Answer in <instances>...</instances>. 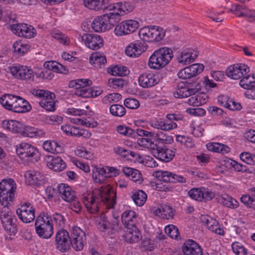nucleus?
<instances>
[{"label": "nucleus", "mask_w": 255, "mask_h": 255, "mask_svg": "<svg viewBox=\"0 0 255 255\" xmlns=\"http://www.w3.org/2000/svg\"><path fill=\"white\" fill-rule=\"evenodd\" d=\"M116 194L109 186L96 189L92 194L83 198V203L87 210L94 214L98 212L102 206L108 209L114 208L116 204Z\"/></svg>", "instance_id": "f257e3e1"}, {"label": "nucleus", "mask_w": 255, "mask_h": 255, "mask_svg": "<svg viewBox=\"0 0 255 255\" xmlns=\"http://www.w3.org/2000/svg\"><path fill=\"white\" fill-rule=\"evenodd\" d=\"M2 127L13 133H19L25 136L31 138L42 137L45 132L30 126H25L22 123L14 120H4L2 122Z\"/></svg>", "instance_id": "f03ea898"}, {"label": "nucleus", "mask_w": 255, "mask_h": 255, "mask_svg": "<svg viewBox=\"0 0 255 255\" xmlns=\"http://www.w3.org/2000/svg\"><path fill=\"white\" fill-rule=\"evenodd\" d=\"M3 107L15 113H22L29 111L31 108L28 102L22 98L11 94H5L0 98Z\"/></svg>", "instance_id": "7ed1b4c3"}, {"label": "nucleus", "mask_w": 255, "mask_h": 255, "mask_svg": "<svg viewBox=\"0 0 255 255\" xmlns=\"http://www.w3.org/2000/svg\"><path fill=\"white\" fill-rule=\"evenodd\" d=\"M171 49L164 47L154 51L149 59L148 65L153 69H160L166 66L173 58Z\"/></svg>", "instance_id": "20e7f679"}, {"label": "nucleus", "mask_w": 255, "mask_h": 255, "mask_svg": "<svg viewBox=\"0 0 255 255\" xmlns=\"http://www.w3.org/2000/svg\"><path fill=\"white\" fill-rule=\"evenodd\" d=\"M120 14L118 12H111L97 16L91 23L93 30L101 32L109 30L119 22Z\"/></svg>", "instance_id": "39448f33"}, {"label": "nucleus", "mask_w": 255, "mask_h": 255, "mask_svg": "<svg viewBox=\"0 0 255 255\" xmlns=\"http://www.w3.org/2000/svg\"><path fill=\"white\" fill-rule=\"evenodd\" d=\"M16 185L11 178H5L0 182V203L3 206H8L14 199Z\"/></svg>", "instance_id": "423d86ee"}, {"label": "nucleus", "mask_w": 255, "mask_h": 255, "mask_svg": "<svg viewBox=\"0 0 255 255\" xmlns=\"http://www.w3.org/2000/svg\"><path fill=\"white\" fill-rule=\"evenodd\" d=\"M7 206H4L0 212V219L6 232L9 235H14L17 232L16 225L17 220Z\"/></svg>", "instance_id": "0eeeda50"}, {"label": "nucleus", "mask_w": 255, "mask_h": 255, "mask_svg": "<svg viewBox=\"0 0 255 255\" xmlns=\"http://www.w3.org/2000/svg\"><path fill=\"white\" fill-rule=\"evenodd\" d=\"M36 232L41 238L48 239L53 234V227L48 216L40 215L35 223Z\"/></svg>", "instance_id": "6e6552de"}, {"label": "nucleus", "mask_w": 255, "mask_h": 255, "mask_svg": "<svg viewBox=\"0 0 255 255\" xmlns=\"http://www.w3.org/2000/svg\"><path fill=\"white\" fill-rule=\"evenodd\" d=\"M166 118L168 121H163L161 119L156 120H152L150 122V125L156 129L162 130H170L177 128L176 123L173 121H180L183 119V116L181 115L168 114Z\"/></svg>", "instance_id": "1a4fd4ad"}, {"label": "nucleus", "mask_w": 255, "mask_h": 255, "mask_svg": "<svg viewBox=\"0 0 255 255\" xmlns=\"http://www.w3.org/2000/svg\"><path fill=\"white\" fill-rule=\"evenodd\" d=\"M92 82L88 79H79L70 82L69 87L75 88L74 94L78 97L82 98H90V88L88 86L91 85Z\"/></svg>", "instance_id": "9d476101"}, {"label": "nucleus", "mask_w": 255, "mask_h": 255, "mask_svg": "<svg viewBox=\"0 0 255 255\" xmlns=\"http://www.w3.org/2000/svg\"><path fill=\"white\" fill-rule=\"evenodd\" d=\"M32 93L33 95L42 98L39 102V105L47 111H54L55 108V102L53 99L55 97L53 93L45 91L43 90H33Z\"/></svg>", "instance_id": "9b49d317"}, {"label": "nucleus", "mask_w": 255, "mask_h": 255, "mask_svg": "<svg viewBox=\"0 0 255 255\" xmlns=\"http://www.w3.org/2000/svg\"><path fill=\"white\" fill-rule=\"evenodd\" d=\"M86 241L85 232L79 227H73L71 230L70 242L71 246L76 251H82Z\"/></svg>", "instance_id": "f8f14e48"}, {"label": "nucleus", "mask_w": 255, "mask_h": 255, "mask_svg": "<svg viewBox=\"0 0 255 255\" xmlns=\"http://www.w3.org/2000/svg\"><path fill=\"white\" fill-rule=\"evenodd\" d=\"M16 151L21 159L30 160L34 158L37 161V158H39V154L37 149L27 143H21L19 147L16 149Z\"/></svg>", "instance_id": "ddd939ff"}, {"label": "nucleus", "mask_w": 255, "mask_h": 255, "mask_svg": "<svg viewBox=\"0 0 255 255\" xmlns=\"http://www.w3.org/2000/svg\"><path fill=\"white\" fill-rule=\"evenodd\" d=\"M35 208L28 202L24 203L16 209V213L19 219L23 223H29L35 218Z\"/></svg>", "instance_id": "4468645a"}, {"label": "nucleus", "mask_w": 255, "mask_h": 255, "mask_svg": "<svg viewBox=\"0 0 255 255\" xmlns=\"http://www.w3.org/2000/svg\"><path fill=\"white\" fill-rule=\"evenodd\" d=\"M9 70L11 74L16 78L27 81H32L34 80L32 70L26 66H13L10 67Z\"/></svg>", "instance_id": "2eb2a0df"}, {"label": "nucleus", "mask_w": 255, "mask_h": 255, "mask_svg": "<svg viewBox=\"0 0 255 255\" xmlns=\"http://www.w3.org/2000/svg\"><path fill=\"white\" fill-rule=\"evenodd\" d=\"M11 30L19 36L31 38L36 34V30L31 25L25 23H16L9 25Z\"/></svg>", "instance_id": "dca6fc26"}, {"label": "nucleus", "mask_w": 255, "mask_h": 255, "mask_svg": "<svg viewBox=\"0 0 255 255\" xmlns=\"http://www.w3.org/2000/svg\"><path fill=\"white\" fill-rule=\"evenodd\" d=\"M250 71L249 67L244 64H233L226 70V75L232 79L238 80L246 75Z\"/></svg>", "instance_id": "f3484780"}, {"label": "nucleus", "mask_w": 255, "mask_h": 255, "mask_svg": "<svg viewBox=\"0 0 255 255\" xmlns=\"http://www.w3.org/2000/svg\"><path fill=\"white\" fill-rule=\"evenodd\" d=\"M175 148H169L166 145L162 146L157 145V147L153 150L152 154L155 158L160 160L168 162L173 159L175 156Z\"/></svg>", "instance_id": "a211bd4d"}, {"label": "nucleus", "mask_w": 255, "mask_h": 255, "mask_svg": "<svg viewBox=\"0 0 255 255\" xmlns=\"http://www.w3.org/2000/svg\"><path fill=\"white\" fill-rule=\"evenodd\" d=\"M153 176L159 180L164 182L185 183L186 179L183 176L166 171H156L153 173Z\"/></svg>", "instance_id": "6ab92c4d"}, {"label": "nucleus", "mask_w": 255, "mask_h": 255, "mask_svg": "<svg viewBox=\"0 0 255 255\" xmlns=\"http://www.w3.org/2000/svg\"><path fill=\"white\" fill-rule=\"evenodd\" d=\"M82 39L87 47L93 50H98L104 45L103 38L97 34L85 33Z\"/></svg>", "instance_id": "aec40b11"}, {"label": "nucleus", "mask_w": 255, "mask_h": 255, "mask_svg": "<svg viewBox=\"0 0 255 255\" xmlns=\"http://www.w3.org/2000/svg\"><path fill=\"white\" fill-rule=\"evenodd\" d=\"M204 68V66L203 64H194L179 71L178 76L183 79H191L201 73Z\"/></svg>", "instance_id": "412c9836"}, {"label": "nucleus", "mask_w": 255, "mask_h": 255, "mask_svg": "<svg viewBox=\"0 0 255 255\" xmlns=\"http://www.w3.org/2000/svg\"><path fill=\"white\" fill-rule=\"evenodd\" d=\"M55 241L57 249L61 252H65L69 249L70 235L65 230H59L56 235Z\"/></svg>", "instance_id": "4be33fe9"}, {"label": "nucleus", "mask_w": 255, "mask_h": 255, "mask_svg": "<svg viewBox=\"0 0 255 255\" xmlns=\"http://www.w3.org/2000/svg\"><path fill=\"white\" fill-rule=\"evenodd\" d=\"M188 195L193 199L199 201L211 200L214 197V194L205 188H193L188 192Z\"/></svg>", "instance_id": "5701e85b"}, {"label": "nucleus", "mask_w": 255, "mask_h": 255, "mask_svg": "<svg viewBox=\"0 0 255 255\" xmlns=\"http://www.w3.org/2000/svg\"><path fill=\"white\" fill-rule=\"evenodd\" d=\"M198 55V52L193 49H184L179 53L177 60L179 63L186 65L193 62Z\"/></svg>", "instance_id": "b1692460"}, {"label": "nucleus", "mask_w": 255, "mask_h": 255, "mask_svg": "<svg viewBox=\"0 0 255 255\" xmlns=\"http://www.w3.org/2000/svg\"><path fill=\"white\" fill-rule=\"evenodd\" d=\"M25 177L29 184L32 185L40 186L46 182V179L44 175L34 170L26 172Z\"/></svg>", "instance_id": "393cba45"}, {"label": "nucleus", "mask_w": 255, "mask_h": 255, "mask_svg": "<svg viewBox=\"0 0 255 255\" xmlns=\"http://www.w3.org/2000/svg\"><path fill=\"white\" fill-rule=\"evenodd\" d=\"M198 91V88H189L184 83L181 82L178 83L177 89L173 93V95L175 98H184L194 95Z\"/></svg>", "instance_id": "a878e982"}, {"label": "nucleus", "mask_w": 255, "mask_h": 255, "mask_svg": "<svg viewBox=\"0 0 255 255\" xmlns=\"http://www.w3.org/2000/svg\"><path fill=\"white\" fill-rule=\"evenodd\" d=\"M184 255H203L201 247L195 241L188 240L182 247Z\"/></svg>", "instance_id": "bb28decb"}, {"label": "nucleus", "mask_w": 255, "mask_h": 255, "mask_svg": "<svg viewBox=\"0 0 255 255\" xmlns=\"http://www.w3.org/2000/svg\"><path fill=\"white\" fill-rule=\"evenodd\" d=\"M159 82L157 76L149 73H144L138 78L139 85L144 88L153 87L158 84Z\"/></svg>", "instance_id": "cd10ccee"}, {"label": "nucleus", "mask_w": 255, "mask_h": 255, "mask_svg": "<svg viewBox=\"0 0 255 255\" xmlns=\"http://www.w3.org/2000/svg\"><path fill=\"white\" fill-rule=\"evenodd\" d=\"M147 49V47L139 42L130 43L127 47L126 54L131 57H138Z\"/></svg>", "instance_id": "c85d7f7f"}, {"label": "nucleus", "mask_w": 255, "mask_h": 255, "mask_svg": "<svg viewBox=\"0 0 255 255\" xmlns=\"http://www.w3.org/2000/svg\"><path fill=\"white\" fill-rule=\"evenodd\" d=\"M58 191L61 198L67 202L72 201L77 198L75 192L65 184L58 185Z\"/></svg>", "instance_id": "c756f323"}, {"label": "nucleus", "mask_w": 255, "mask_h": 255, "mask_svg": "<svg viewBox=\"0 0 255 255\" xmlns=\"http://www.w3.org/2000/svg\"><path fill=\"white\" fill-rule=\"evenodd\" d=\"M48 159L50 160L47 161V165L50 169L54 171H61L66 167L65 162L60 157L51 156L48 157Z\"/></svg>", "instance_id": "7c9ffc66"}, {"label": "nucleus", "mask_w": 255, "mask_h": 255, "mask_svg": "<svg viewBox=\"0 0 255 255\" xmlns=\"http://www.w3.org/2000/svg\"><path fill=\"white\" fill-rule=\"evenodd\" d=\"M136 213L129 210L124 212L122 216V221L127 229H135Z\"/></svg>", "instance_id": "2f4dec72"}, {"label": "nucleus", "mask_w": 255, "mask_h": 255, "mask_svg": "<svg viewBox=\"0 0 255 255\" xmlns=\"http://www.w3.org/2000/svg\"><path fill=\"white\" fill-rule=\"evenodd\" d=\"M154 215L163 219H169L172 218L174 213L173 209L166 205H161L153 210Z\"/></svg>", "instance_id": "473e14b6"}, {"label": "nucleus", "mask_w": 255, "mask_h": 255, "mask_svg": "<svg viewBox=\"0 0 255 255\" xmlns=\"http://www.w3.org/2000/svg\"><path fill=\"white\" fill-rule=\"evenodd\" d=\"M43 149L48 152L60 153L64 151L63 147L55 140H46L43 143Z\"/></svg>", "instance_id": "72a5a7b5"}, {"label": "nucleus", "mask_w": 255, "mask_h": 255, "mask_svg": "<svg viewBox=\"0 0 255 255\" xmlns=\"http://www.w3.org/2000/svg\"><path fill=\"white\" fill-rule=\"evenodd\" d=\"M217 202L228 208L236 209L239 207L238 202L227 194L219 196L217 197Z\"/></svg>", "instance_id": "f704fd0d"}, {"label": "nucleus", "mask_w": 255, "mask_h": 255, "mask_svg": "<svg viewBox=\"0 0 255 255\" xmlns=\"http://www.w3.org/2000/svg\"><path fill=\"white\" fill-rule=\"evenodd\" d=\"M124 237L125 240L129 243H136L141 239V234L135 226V229H127Z\"/></svg>", "instance_id": "c9c22d12"}, {"label": "nucleus", "mask_w": 255, "mask_h": 255, "mask_svg": "<svg viewBox=\"0 0 255 255\" xmlns=\"http://www.w3.org/2000/svg\"><path fill=\"white\" fill-rule=\"evenodd\" d=\"M90 62L95 67H101L107 63V59L103 53L96 52L92 53L90 57Z\"/></svg>", "instance_id": "e433bc0d"}, {"label": "nucleus", "mask_w": 255, "mask_h": 255, "mask_svg": "<svg viewBox=\"0 0 255 255\" xmlns=\"http://www.w3.org/2000/svg\"><path fill=\"white\" fill-rule=\"evenodd\" d=\"M44 67L50 70L52 72L65 74L68 72L67 69L62 64L56 61H47L44 64Z\"/></svg>", "instance_id": "4c0bfd02"}, {"label": "nucleus", "mask_w": 255, "mask_h": 255, "mask_svg": "<svg viewBox=\"0 0 255 255\" xmlns=\"http://www.w3.org/2000/svg\"><path fill=\"white\" fill-rule=\"evenodd\" d=\"M131 198L138 206H142L147 200L146 194L141 190H136L132 192Z\"/></svg>", "instance_id": "58836bf2"}, {"label": "nucleus", "mask_w": 255, "mask_h": 255, "mask_svg": "<svg viewBox=\"0 0 255 255\" xmlns=\"http://www.w3.org/2000/svg\"><path fill=\"white\" fill-rule=\"evenodd\" d=\"M240 85L247 90L255 88V75H245L240 81Z\"/></svg>", "instance_id": "ea45409f"}, {"label": "nucleus", "mask_w": 255, "mask_h": 255, "mask_svg": "<svg viewBox=\"0 0 255 255\" xmlns=\"http://www.w3.org/2000/svg\"><path fill=\"white\" fill-rule=\"evenodd\" d=\"M152 30H151L152 39L151 42H158L161 40L165 36V31L163 28L158 26H152Z\"/></svg>", "instance_id": "a19ab883"}, {"label": "nucleus", "mask_w": 255, "mask_h": 255, "mask_svg": "<svg viewBox=\"0 0 255 255\" xmlns=\"http://www.w3.org/2000/svg\"><path fill=\"white\" fill-rule=\"evenodd\" d=\"M152 26L149 25L140 29L138 31V35L141 40L144 41L151 42L152 36V33H151Z\"/></svg>", "instance_id": "79ce46f5"}, {"label": "nucleus", "mask_w": 255, "mask_h": 255, "mask_svg": "<svg viewBox=\"0 0 255 255\" xmlns=\"http://www.w3.org/2000/svg\"><path fill=\"white\" fill-rule=\"evenodd\" d=\"M208 148L210 150L222 154L227 153L230 151V148L228 146L218 142L211 143Z\"/></svg>", "instance_id": "37998d69"}, {"label": "nucleus", "mask_w": 255, "mask_h": 255, "mask_svg": "<svg viewBox=\"0 0 255 255\" xmlns=\"http://www.w3.org/2000/svg\"><path fill=\"white\" fill-rule=\"evenodd\" d=\"M247 8L245 5L234 4L232 5L230 11L238 17H245Z\"/></svg>", "instance_id": "c03bdc74"}, {"label": "nucleus", "mask_w": 255, "mask_h": 255, "mask_svg": "<svg viewBox=\"0 0 255 255\" xmlns=\"http://www.w3.org/2000/svg\"><path fill=\"white\" fill-rule=\"evenodd\" d=\"M84 6L90 9L98 10L103 9V0H85L83 1Z\"/></svg>", "instance_id": "a18cd8bd"}, {"label": "nucleus", "mask_w": 255, "mask_h": 255, "mask_svg": "<svg viewBox=\"0 0 255 255\" xmlns=\"http://www.w3.org/2000/svg\"><path fill=\"white\" fill-rule=\"evenodd\" d=\"M110 113L114 116L121 117L126 113V110L124 106L118 104H114L110 108Z\"/></svg>", "instance_id": "49530a36"}, {"label": "nucleus", "mask_w": 255, "mask_h": 255, "mask_svg": "<svg viewBox=\"0 0 255 255\" xmlns=\"http://www.w3.org/2000/svg\"><path fill=\"white\" fill-rule=\"evenodd\" d=\"M14 52L19 56H22L26 53L29 49V46L26 44H23L21 42H15L13 44Z\"/></svg>", "instance_id": "de8ad7c7"}, {"label": "nucleus", "mask_w": 255, "mask_h": 255, "mask_svg": "<svg viewBox=\"0 0 255 255\" xmlns=\"http://www.w3.org/2000/svg\"><path fill=\"white\" fill-rule=\"evenodd\" d=\"M240 201L247 208L255 209V198H254L252 195L249 194L243 195L240 198Z\"/></svg>", "instance_id": "09e8293b"}, {"label": "nucleus", "mask_w": 255, "mask_h": 255, "mask_svg": "<svg viewBox=\"0 0 255 255\" xmlns=\"http://www.w3.org/2000/svg\"><path fill=\"white\" fill-rule=\"evenodd\" d=\"M126 20L118 24L114 30V33L117 36H123L129 34Z\"/></svg>", "instance_id": "8fccbe9b"}, {"label": "nucleus", "mask_w": 255, "mask_h": 255, "mask_svg": "<svg viewBox=\"0 0 255 255\" xmlns=\"http://www.w3.org/2000/svg\"><path fill=\"white\" fill-rule=\"evenodd\" d=\"M204 97H207L205 95H204L201 97L200 95H197L191 97L190 98L188 99L187 103L188 105L193 106H199L202 104L203 103H205L206 98Z\"/></svg>", "instance_id": "3c124183"}, {"label": "nucleus", "mask_w": 255, "mask_h": 255, "mask_svg": "<svg viewBox=\"0 0 255 255\" xmlns=\"http://www.w3.org/2000/svg\"><path fill=\"white\" fill-rule=\"evenodd\" d=\"M128 73L129 70L127 67L118 65L113 67L111 70V74L114 76H125Z\"/></svg>", "instance_id": "603ef678"}, {"label": "nucleus", "mask_w": 255, "mask_h": 255, "mask_svg": "<svg viewBox=\"0 0 255 255\" xmlns=\"http://www.w3.org/2000/svg\"><path fill=\"white\" fill-rule=\"evenodd\" d=\"M117 131L121 134L129 137H135V130L125 126H119L117 128Z\"/></svg>", "instance_id": "864d4df0"}, {"label": "nucleus", "mask_w": 255, "mask_h": 255, "mask_svg": "<svg viewBox=\"0 0 255 255\" xmlns=\"http://www.w3.org/2000/svg\"><path fill=\"white\" fill-rule=\"evenodd\" d=\"M232 249L236 255H248L247 250L239 242H234L232 245Z\"/></svg>", "instance_id": "5fc2aeb1"}, {"label": "nucleus", "mask_w": 255, "mask_h": 255, "mask_svg": "<svg viewBox=\"0 0 255 255\" xmlns=\"http://www.w3.org/2000/svg\"><path fill=\"white\" fill-rule=\"evenodd\" d=\"M121 156L124 158H127V159L130 160H134L139 161V160L142 158L139 154L130 151V150L126 149L125 148L123 150V153L121 155Z\"/></svg>", "instance_id": "6e6d98bb"}, {"label": "nucleus", "mask_w": 255, "mask_h": 255, "mask_svg": "<svg viewBox=\"0 0 255 255\" xmlns=\"http://www.w3.org/2000/svg\"><path fill=\"white\" fill-rule=\"evenodd\" d=\"M154 137L156 140H158L163 143L168 144L173 141V137L171 135H167L161 131H158L155 133Z\"/></svg>", "instance_id": "4d7b16f0"}, {"label": "nucleus", "mask_w": 255, "mask_h": 255, "mask_svg": "<svg viewBox=\"0 0 255 255\" xmlns=\"http://www.w3.org/2000/svg\"><path fill=\"white\" fill-rule=\"evenodd\" d=\"M122 98V95L119 93H111L107 95L103 99V102L105 104L111 103L112 102H117Z\"/></svg>", "instance_id": "13d9d810"}, {"label": "nucleus", "mask_w": 255, "mask_h": 255, "mask_svg": "<svg viewBox=\"0 0 255 255\" xmlns=\"http://www.w3.org/2000/svg\"><path fill=\"white\" fill-rule=\"evenodd\" d=\"M226 162L231 165L234 170L237 172H244L247 170V168L245 165H242L231 159H228Z\"/></svg>", "instance_id": "bf43d9fd"}, {"label": "nucleus", "mask_w": 255, "mask_h": 255, "mask_svg": "<svg viewBox=\"0 0 255 255\" xmlns=\"http://www.w3.org/2000/svg\"><path fill=\"white\" fill-rule=\"evenodd\" d=\"M76 155L87 159H90L92 158L93 154L88 151L85 147H82L77 148L75 151Z\"/></svg>", "instance_id": "052dcab7"}, {"label": "nucleus", "mask_w": 255, "mask_h": 255, "mask_svg": "<svg viewBox=\"0 0 255 255\" xmlns=\"http://www.w3.org/2000/svg\"><path fill=\"white\" fill-rule=\"evenodd\" d=\"M241 159L245 163L253 165L255 163V155H253L249 152H243L240 154Z\"/></svg>", "instance_id": "680f3d73"}, {"label": "nucleus", "mask_w": 255, "mask_h": 255, "mask_svg": "<svg viewBox=\"0 0 255 255\" xmlns=\"http://www.w3.org/2000/svg\"><path fill=\"white\" fill-rule=\"evenodd\" d=\"M165 232L171 238L176 239L179 235L178 230L174 225H168L165 228Z\"/></svg>", "instance_id": "e2e57ef3"}, {"label": "nucleus", "mask_w": 255, "mask_h": 255, "mask_svg": "<svg viewBox=\"0 0 255 255\" xmlns=\"http://www.w3.org/2000/svg\"><path fill=\"white\" fill-rule=\"evenodd\" d=\"M109 84L113 88H122L125 84V81L122 78H110L109 80Z\"/></svg>", "instance_id": "0e129e2a"}, {"label": "nucleus", "mask_w": 255, "mask_h": 255, "mask_svg": "<svg viewBox=\"0 0 255 255\" xmlns=\"http://www.w3.org/2000/svg\"><path fill=\"white\" fill-rule=\"evenodd\" d=\"M51 35L64 45H68L70 42L69 38L61 33L53 32L51 33Z\"/></svg>", "instance_id": "69168bd1"}, {"label": "nucleus", "mask_w": 255, "mask_h": 255, "mask_svg": "<svg viewBox=\"0 0 255 255\" xmlns=\"http://www.w3.org/2000/svg\"><path fill=\"white\" fill-rule=\"evenodd\" d=\"M51 35L64 45H68L70 42L69 38L61 33L53 32L51 33Z\"/></svg>", "instance_id": "338daca9"}, {"label": "nucleus", "mask_w": 255, "mask_h": 255, "mask_svg": "<svg viewBox=\"0 0 255 255\" xmlns=\"http://www.w3.org/2000/svg\"><path fill=\"white\" fill-rule=\"evenodd\" d=\"M129 34L135 31L139 27V22L136 20L129 19L126 20Z\"/></svg>", "instance_id": "774afa93"}]
</instances>
